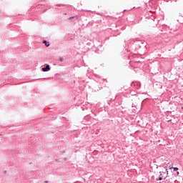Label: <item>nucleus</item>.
<instances>
[{
    "mask_svg": "<svg viewBox=\"0 0 183 183\" xmlns=\"http://www.w3.org/2000/svg\"><path fill=\"white\" fill-rule=\"evenodd\" d=\"M50 69H51V68H50V66H49V65H47L46 66L42 68V71L44 72H46V71H48Z\"/></svg>",
    "mask_w": 183,
    "mask_h": 183,
    "instance_id": "f257e3e1",
    "label": "nucleus"
},
{
    "mask_svg": "<svg viewBox=\"0 0 183 183\" xmlns=\"http://www.w3.org/2000/svg\"><path fill=\"white\" fill-rule=\"evenodd\" d=\"M43 44H44L46 47L50 46V44L46 40H44Z\"/></svg>",
    "mask_w": 183,
    "mask_h": 183,
    "instance_id": "f03ea898",
    "label": "nucleus"
},
{
    "mask_svg": "<svg viewBox=\"0 0 183 183\" xmlns=\"http://www.w3.org/2000/svg\"><path fill=\"white\" fill-rule=\"evenodd\" d=\"M174 170V172H176V171H178L179 170V168H177V167H169V169H172Z\"/></svg>",
    "mask_w": 183,
    "mask_h": 183,
    "instance_id": "7ed1b4c3",
    "label": "nucleus"
},
{
    "mask_svg": "<svg viewBox=\"0 0 183 183\" xmlns=\"http://www.w3.org/2000/svg\"><path fill=\"white\" fill-rule=\"evenodd\" d=\"M74 19V16H71V17L69 18L68 19L71 20V19Z\"/></svg>",
    "mask_w": 183,
    "mask_h": 183,
    "instance_id": "20e7f679",
    "label": "nucleus"
},
{
    "mask_svg": "<svg viewBox=\"0 0 183 183\" xmlns=\"http://www.w3.org/2000/svg\"><path fill=\"white\" fill-rule=\"evenodd\" d=\"M64 59L62 57L59 58L60 61H63Z\"/></svg>",
    "mask_w": 183,
    "mask_h": 183,
    "instance_id": "39448f33",
    "label": "nucleus"
},
{
    "mask_svg": "<svg viewBox=\"0 0 183 183\" xmlns=\"http://www.w3.org/2000/svg\"><path fill=\"white\" fill-rule=\"evenodd\" d=\"M166 172H167V175H168L169 174V171H168L167 169H166Z\"/></svg>",
    "mask_w": 183,
    "mask_h": 183,
    "instance_id": "423d86ee",
    "label": "nucleus"
},
{
    "mask_svg": "<svg viewBox=\"0 0 183 183\" xmlns=\"http://www.w3.org/2000/svg\"><path fill=\"white\" fill-rule=\"evenodd\" d=\"M159 181H162V177H159Z\"/></svg>",
    "mask_w": 183,
    "mask_h": 183,
    "instance_id": "0eeeda50",
    "label": "nucleus"
},
{
    "mask_svg": "<svg viewBox=\"0 0 183 183\" xmlns=\"http://www.w3.org/2000/svg\"><path fill=\"white\" fill-rule=\"evenodd\" d=\"M177 175H178V176L179 175V172H177Z\"/></svg>",
    "mask_w": 183,
    "mask_h": 183,
    "instance_id": "6e6552de",
    "label": "nucleus"
},
{
    "mask_svg": "<svg viewBox=\"0 0 183 183\" xmlns=\"http://www.w3.org/2000/svg\"><path fill=\"white\" fill-rule=\"evenodd\" d=\"M48 182L47 181H45V183H47Z\"/></svg>",
    "mask_w": 183,
    "mask_h": 183,
    "instance_id": "1a4fd4ad",
    "label": "nucleus"
}]
</instances>
